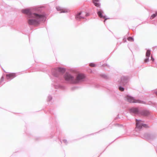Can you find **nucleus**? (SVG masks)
I'll return each instance as SVG.
<instances>
[{
    "instance_id": "1",
    "label": "nucleus",
    "mask_w": 157,
    "mask_h": 157,
    "mask_svg": "<svg viewBox=\"0 0 157 157\" xmlns=\"http://www.w3.org/2000/svg\"><path fill=\"white\" fill-rule=\"evenodd\" d=\"M27 20L29 25L36 26L40 24L41 21L45 20V16L44 14L35 13L30 15L27 18Z\"/></svg>"
},
{
    "instance_id": "2",
    "label": "nucleus",
    "mask_w": 157,
    "mask_h": 157,
    "mask_svg": "<svg viewBox=\"0 0 157 157\" xmlns=\"http://www.w3.org/2000/svg\"><path fill=\"white\" fill-rule=\"evenodd\" d=\"M39 9V7H33L29 9H23L21 10V12L23 13L26 14L27 15V18H28L30 15H32L34 13H36L33 12V11L37 12Z\"/></svg>"
},
{
    "instance_id": "3",
    "label": "nucleus",
    "mask_w": 157,
    "mask_h": 157,
    "mask_svg": "<svg viewBox=\"0 0 157 157\" xmlns=\"http://www.w3.org/2000/svg\"><path fill=\"white\" fill-rule=\"evenodd\" d=\"M97 14L99 17L100 18L105 19V20L104 21V22H105L106 20L109 19L108 18H106L105 16L103 15L104 14V12L102 9H97Z\"/></svg>"
},
{
    "instance_id": "4",
    "label": "nucleus",
    "mask_w": 157,
    "mask_h": 157,
    "mask_svg": "<svg viewBox=\"0 0 157 157\" xmlns=\"http://www.w3.org/2000/svg\"><path fill=\"white\" fill-rule=\"evenodd\" d=\"M64 78L67 81L75 83L74 77L69 74H66L64 75Z\"/></svg>"
},
{
    "instance_id": "5",
    "label": "nucleus",
    "mask_w": 157,
    "mask_h": 157,
    "mask_svg": "<svg viewBox=\"0 0 157 157\" xmlns=\"http://www.w3.org/2000/svg\"><path fill=\"white\" fill-rule=\"evenodd\" d=\"M126 98L127 101L130 103H141L140 101L139 100H136L133 98L128 95H127L126 96Z\"/></svg>"
},
{
    "instance_id": "6",
    "label": "nucleus",
    "mask_w": 157,
    "mask_h": 157,
    "mask_svg": "<svg viewBox=\"0 0 157 157\" xmlns=\"http://www.w3.org/2000/svg\"><path fill=\"white\" fill-rule=\"evenodd\" d=\"M142 121L140 120H136V127L140 129L142 127L146 128L148 127L146 124L141 123Z\"/></svg>"
},
{
    "instance_id": "7",
    "label": "nucleus",
    "mask_w": 157,
    "mask_h": 157,
    "mask_svg": "<svg viewBox=\"0 0 157 157\" xmlns=\"http://www.w3.org/2000/svg\"><path fill=\"white\" fill-rule=\"evenodd\" d=\"M75 18L77 20H79L82 19L84 18V15L83 12H80L75 15Z\"/></svg>"
},
{
    "instance_id": "8",
    "label": "nucleus",
    "mask_w": 157,
    "mask_h": 157,
    "mask_svg": "<svg viewBox=\"0 0 157 157\" xmlns=\"http://www.w3.org/2000/svg\"><path fill=\"white\" fill-rule=\"evenodd\" d=\"M85 78L84 75L82 74H78L76 80H75V83H76L79 81H81Z\"/></svg>"
},
{
    "instance_id": "9",
    "label": "nucleus",
    "mask_w": 157,
    "mask_h": 157,
    "mask_svg": "<svg viewBox=\"0 0 157 157\" xmlns=\"http://www.w3.org/2000/svg\"><path fill=\"white\" fill-rule=\"evenodd\" d=\"M56 8L57 9V10L59 11H61V13H67V12L68 11V10L66 9H63L62 8L59 6H56Z\"/></svg>"
},
{
    "instance_id": "10",
    "label": "nucleus",
    "mask_w": 157,
    "mask_h": 157,
    "mask_svg": "<svg viewBox=\"0 0 157 157\" xmlns=\"http://www.w3.org/2000/svg\"><path fill=\"white\" fill-rule=\"evenodd\" d=\"M6 77L7 79L10 78H13L16 76L15 74L14 73H11L6 75Z\"/></svg>"
},
{
    "instance_id": "11",
    "label": "nucleus",
    "mask_w": 157,
    "mask_h": 157,
    "mask_svg": "<svg viewBox=\"0 0 157 157\" xmlns=\"http://www.w3.org/2000/svg\"><path fill=\"white\" fill-rule=\"evenodd\" d=\"M140 114L144 116H147L150 114V112L147 110H143L140 112Z\"/></svg>"
},
{
    "instance_id": "12",
    "label": "nucleus",
    "mask_w": 157,
    "mask_h": 157,
    "mask_svg": "<svg viewBox=\"0 0 157 157\" xmlns=\"http://www.w3.org/2000/svg\"><path fill=\"white\" fill-rule=\"evenodd\" d=\"M131 111L135 114H138L139 112V110L137 108H133L131 109Z\"/></svg>"
},
{
    "instance_id": "13",
    "label": "nucleus",
    "mask_w": 157,
    "mask_h": 157,
    "mask_svg": "<svg viewBox=\"0 0 157 157\" xmlns=\"http://www.w3.org/2000/svg\"><path fill=\"white\" fill-rule=\"evenodd\" d=\"M57 70L58 71L62 73L64 72L65 71V69L61 68H58L57 69Z\"/></svg>"
},
{
    "instance_id": "14",
    "label": "nucleus",
    "mask_w": 157,
    "mask_h": 157,
    "mask_svg": "<svg viewBox=\"0 0 157 157\" xmlns=\"http://www.w3.org/2000/svg\"><path fill=\"white\" fill-rule=\"evenodd\" d=\"M93 3L94 5L100 8V3L99 2H93Z\"/></svg>"
},
{
    "instance_id": "15",
    "label": "nucleus",
    "mask_w": 157,
    "mask_h": 157,
    "mask_svg": "<svg viewBox=\"0 0 157 157\" xmlns=\"http://www.w3.org/2000/svg\"><path fill=\"white\" fill-rule=\"evenodd\" d=\"M123 39H133V37H128V36H126L124 37Z\"/></svg>"
},
{
    "instance_id": "16",
    "label": "nucleus",
    "mask_w": 157,
    "mask_h": 157,
    "mask_svg": "<svg viewBox=\"0 0 157 157\" xmlns=\"http://www.w3.org/2000/svg\"><path fill=\"white\" fill-rule=\"evenodd\" d=\"M157 15V12L155 14H153L150 17V19H152L154 18Z\"/></svg>"
},
{
    "instance_id": "17",
    "label": "nucleus",
    "mask_w": 157,
    "mask_h": 157,
    "mask_svg": "<svg viewBox=\"0 0 157 157\" xmlns=\"http://www.w3.org/2000/svg\"><path fill=\"white\" fill-rule=\"evenodd\" d=\"M150 55V51L149 50H147L146 53V56L147 57H149Z\"/></svg>"
},
{
    "instance_id": "18",
    "label": "nucleus",
    "mask_w": 157,
    "mask_h": 157,
    "mask_svg": "<svg viewBox=\"0 0 157 157\" xmlns=\"http://www.w3.org/2000/svg\"><path fill=\"white\" fill-rule=\"evenodd\" d=\"M83 13H84V18L85 17H88L89 15V14L88 13L83 12Z\"/></svg>"
},
{
    "instance_id": "19",
    "label": "nucleus",
    "mask_w": 157,
    "mask_h": 157,
    "mask_svg": "<svg viewBox=\"0 0 157 157\" xmlns=\"http://www.w3.org/2000/svg\"><path fill=\"white\" fill-rule=\"evenodd\" d=\"M90 66L91 67H95L96 65L94 63H91L90 64Z\"/></svg>"
},
{
    "instance_id": "20",
    "label": "nucleus",
    "mask_w": 157,
    "mask_h": 157,
    "mask_svg": "<svg viewBox=\"0 0 157 157\" xmlns=\"http://www.w3.org/2000/svg\"><path fill=\"white\" fill-rule=\"evenodd\" d=\"M119 90L120 91H123L124 90V88L121 87V86L119 87Z\"/></svg>"
},
{
    "instance_id": "21",
    "label": "nucleus",
    "mask_w": 157,
    "mask_h": 157,
    "mask_svg": "<svg viewBox=\"0 0 157 157\" xmlns=\"http://www.w3.org/2000/svg\"><path fill=\"white\" fill-rule=\"evenodd\" d=\"M149 60V58H147V59H145V60H144V62H147Z\"/></svg>"
},
{
    "instance_id": "22",
    "label": "nucleus",
    "mask_w": 157,
    "mask_h": 157,
    "mask_svg": "<svg viewBox=\"0 0 157 157\" xmlns=\"http://www.w3.org/2000/svg\"><path fill=\"white\" fill-rule=\"evenodd\" d=\"M151 59L153 61H154V58H153V57H152V56H151Z\"/></svg>"
},
{
    "instance_id": "23",
    "label": "nucleus",
    "mask_w": 157,
    "mask_h": 157,
    "mask_svg": "<svg viewBox=\"0 0 157 157\" xmlns=\"http://www.w3.org/2000/svg\"><path fill=\"white\" fill-rule=\"evenodd\" d=\"M93 0V2H99V0Z\"/></svg>"
},
{
    "instance_id": "24",
    "label": "nucleus",
    "mask_w": 157,
    "mask_h": 157,
    "mask_svg": "<svg viewBox=\"0 0 157 157\" xmlns=\"http://www.w3.org/2000/svg\"><path fill=\"white\" fill-rule=\"evenodd\" d=\"M124 80V78H122V79H121V81H122V82H123Z\"/></svg>"
},
{
    "instance_id": "25",
    "label": "nucleus",
    "mask_w": 157,
    "mask_h": 157,
    "mask_svg": "<svg viewBox=\"0 0 157 157\" xmlns=\"http://www.w3.org/2000/svg\"><path fill=\"white\" fill-rule=\"evenodd\" d=\"M4 79V77H2V78H1V80H2V81H3Z\"/></svg>"
},
{
    "instance_id": "26",
    "label": "nucleus",
    "mask_w": 157,
    "mask_h": 157,
    "mask_svg": "<svg viewBox=\"0 0 157 157\" xmlns=\"http://www.w3.org/2000/svg\"><path fill=\"white\" fill-rule=\"evenodd\" d=\"M155 94H156V95H157V92H156L155 93Z\"/></svg>"
}]
</instances>
